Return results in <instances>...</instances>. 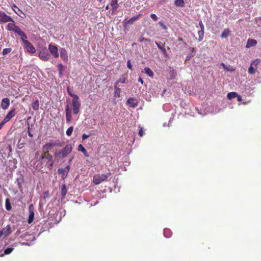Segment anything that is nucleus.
<instances>
[{
    "mask_svg": "<svg viewBox=\"0 0 261 261\" xmlns=\"http://www.w3.org/2000/svg\"><path fill=\"white\" fill-rule=\"evenodd\" d=\"M126 103L130 107L135 108L137 107L138 101L136 98L130 97L127 100Z\"/></svg>",
    "mask_w": 261,
    "mask_h": 261,
    "instance_id": "f8f14e48",
    "label": "nucleus"
},
{
    "mask_svg": "<svg viewBox=\"0 0 261 261\" xmlns=\"http://www.w3.org/2000/svg\"><path fill=\"white\" fill-rule=\"evenodd\" d=\"M60 55L62 59L65 62L68 60L67 51L65 48H61L60 50Z\"/></svg>",
    "mask_w": 261,
    "mask_h": 261,
    "instance_id": "2eb2a0df",
    "label": "nucleus"
},
{
    "mask_svg": "<svg viewBox=\"0 0 261 261\" xmlns=\"http://www.w3.org/2000/svg\"><path fill=\"white\" fill-rule=\"evenodd\" d=\"M237 96H238V93L235 92H229L227 95V97L229 100L234 98Z\"/></svg>",
    "mask_w": 261,
    "mask_h": 261,
    "instance_id": "cd10ccee",
    "label": "nucleus"
},
{
    "mask_svg": "<svg viewBox=\"0 0 261 261\" xmlns=\"http://www.w3.org/2000/svg\"><path fill=\"white\" fill-rule=\"evenodd\" d=\"M144 72L146 74L148 75L150 77H152L153 75V71L148 67H145L144 68Z\"/></svg>",
    "mask_w": 261,
    "mask_h": 261,
    "instance_id": "c756f323",
    "label": "nucleus"
},
{
    "mask_svg": "<svg viewBox=\"0 0 261 261\" xmlns=\"http://www.w3.org/2000/svg\"><path fill=\"white\" fill-rule=\"evenodd\" d=\"M31 127L29 123H28V131H30Z\"/></svg>",
    "mask_w": 261,
    "mask_h": 261,
    "instance_id": "603ef678",
    "label": "nucleus"
},
{
    "mask_svg": "<svg viewBox=\"0 0 261 261\" xmlns=\"http://www.w3.org/2000/svg\"><path fill=\"white\" fill-rule=\"evenodd\" d=\"M159 24L164 30H166L167 29V26L162 21H159Z\"/></svg>",
    "mask_w": 261,
    "mask_h": 261,
    "instance_id": "e433bc0d",
    "label": "nucleus"
},
{
    "mask_svg": "<svg viewBox=\"0 0 261 261\" xmlns=\"http://www.w3.org/2000/svg\"><path fill=\"white\" fill-rule=\"evenodd\" d=\"M28 134L30 137H32L33 136V135L31 133V131H28Z\"/></svg>",
    "mask_w": 261,
    "mask_h": 261,
    "instance_id": "3c124183",
    "label": "nucleus"
},
{
    "mask_svg": "<svg viewBox=\"0 0 261 261\" xmlns=\"http://www.w3.org/2000/svg\"><path fill=\"white\" fill-rule=\"evenodd\" d=\"M257 44V41L253 39H249L247 40L246 47V48H250L252 46H254Z\"/></svg>",
    "mask_w": 261,
    "mask_h": 261,
    "instance_id": "aec40b11",
    "label": "nucleus"
},
{
    "mask_svg": "<svg viewBox=\"0 0 261 261\" xmlns=\"http://www.w3.org/2000/svg\"><path fill=\"white\" fill-rule=\"evenodd\" d=\"M73 126H70L69 127L67 130H66V135L68 136H71V135L72 134V133L73 132Z\"/></svg>",
    "mask_w": 261,
    "mask_h": 261,
    "instance_id": "f704fd0d",
    "label": "nucleus"
},
{
    "mask_svg": "<svg viewBox=\"0 0 261 261\" xmlns=\"http://www.w3.org/2000/svg\"><path fill=\"white\" fill-rule=\"evenodd\" d=\"M127 67L130 70H132L133 68H132V64H131V61L130 60H128L127 61Z\"/></svg>",
    "mask_w": 261,
    "mask_h": 261,
    "instance_id": "79ce46f5",
    "label": "nucleus"
},
{
    "mask_svg": "<svg viewBox=\"0 0 261 261\" xmlns=\"http://www.w3.org/2000/svg\"><path fill=\"white\" fill-rule=\"evenodd\" d=\"M236 98H237L238 101L241 102L242 101V97L238 94V96L236 97Z\"/></svg>",
    "mask_w": 261,
    "mask_h": 261,
    "instance_id": "49530a36",
    "label": "nucleus"
},
{
    "mask_svg": "<svg viewBox=\"0 0 261 261\" xmlns=\"http://www.w3.org/2000/svg\"><path fill=\"white\" fill-rule=\"evenodd\" d=\"M150 17L154 20L156 21L158 20V17L155 14H151Z\"/></svg>",
    "mask_w": 261,
    "mask_h": 261,
    "instance_id": "37998d69",
    "label": "nucleus"
},
{
    "mask_svg": "<svg viewBox=\"0 0 261 261\" xmlns=\"http://www.w3.org/2000/svg\"><path fill=\"white\" fill-rule=\"evenodd\" d=\"M77 150L84 153L85 156L88 157L89 155L88 154L86 149L83 147L82 144H80L77 148Z\"/></svg>",
    "mask_w": 261,
    "mask_h": 261,
    "instance_id": "5701e85b",
    "label": "nucleus"
},
{
    "mask_svg": "<svg viewBox=\"0 0 261 261\" xmlns=\"http://www.w3.org/2000/svg\"><path fill=\"white\" fill-rule=\"evenodd\" d=\"M114 89H115V96L117 97H119L120 92H121L120 88L119 87H117L116 85H115Z\"/></svg>",
    "mask_w": 261,
    "mask_h": 261,
    "instance_id": "7c9ffc66",
    "label": "nucleus"
},
{
    "mask_svg": "<svg viewBox=\"0 0 261 261\" xmlns=\"http://www.w3.org/2000/svg\"><path fill=\"white\" fill-rule=\"evenodd\" d=\"M6 15V13H5L4 12L0 11V22L2 21L3 20L4 17H5Z\"/></svg>",
    "mask_w": 261,
    "mask_h": 261,
    "instance_id": "a19ab883",
    "label": "nucleus"
},
{
    "mask_svg": "<svg viewBox=\"0 0 261 261\" xmlns=\"http://www.w3.org/2000/svg\"><path fill=\"white\" fill-rule=\"evenodd\" d=\"M38 57L43 61H47L50 58V54L47 48H44L38 53Z\"/></svg>",
    "mask_w": 261,
    "mask_h": 261,
    "instance_id": "39448f33",
    "label": "nucleus"
},
{
    "mask_svg": "<svg viewBox=\"0 0 261 261\" xmlns=\"http://www.w3.org/2000/svg\"><path fill=\"white\" fill-rule=\"evenodd\" d=\"M57 68L59 71V77H61L63 75V71L65 67L62 64L60 63L57 65Z\"/></svg>",
    "mask_w": 261,
    "mask_h": 261,
    "instance_id": "412c9836",
    "label": "nucleus"
},
{
    "mask_svg": "<svg viewBox=\"0 0 261 261\" xmlns=\"http://www.w3.org/2000/svg\"><path fill=\"white\" fill-rule=\"evenodd\" d=\"M142 16V14H139L136 16L132 17L129 20H128L127 21H126L124 23V27L125 28L127 27V24H133L135 21L138 20Z\"/></svg>",
    "mask_w": 261,
    "mask_h": 261,
    "instance_id": "dca6fc26",
    "label": "nucleus"
},
{
    "mask_svg": "<svg viewBox=\"0 0 261 261\" xmlns=\"http://www.w3.org/2000/svg\"><path fill=\"white\" fill-rule=\"evenodd\" d=\"M11 51H12L11 48H5L3 49L2 54L3 55H5L8 53H10Z\"/></svg>",
    "mask_w": 261,
    "mask_h": 261,
    "instance_id": "c9c22d12",
    "label": "nucleus"
},
{
    "mask_svg": "<svg viewBox=\"0 0 261 261\" xmlns=\"http://www.w3.org/2000/svg\"><path fill=\"white\" fill-rule=\"evenodd\" d=\"M54 161L53 159V156L49 153V152H44L43 154L40 157V159L38 163V166L40 168L46 167L51 169L54 165Z\"/></svg>",
    "mask_w": 261,
    "mask_h": 261,
    "instance_id": "f257e3e1",
    "label": "nucleus"
},
{
    "mask_svg": "<svg viewBox=\"0 0 261 261\" xmlns=\"http://www.w3.org/2000/svg\"><path fill=\"white\" fill-rule=\"evenodd\" d=\"M221 65H222V66H223V67H224V68H225V64H224V63H222V64H221Z\"/></svg>",
    "mask_w": 261,
    "mask_h": 261,
    "instance_id": "6e6d98bb",
    "label": "nucleus"
},
{
    "mask_svg": "<svg viewBox=\"0 0 261 261\" xmlns=\"http://www.w3.org/2000/svg\"><path fill=\"white\" fill-rule=\"evenodd\" d=\"M145 41L148 42H150L151 41L150 39L149 38H146Z\"/></svg>",
    "mask_w": 261,
    "mask_h": 261,
    "instance_id": "864d4df0",
    "label": "nucleus"
},
{
    "mask_svg": "<svg viewBox=\"0 0 261 261\" xmlns=\"http://www.w3.org/2000/svg\"><path fill=\"white\" fill-rule=\"evenodd\" d=\"M15 33L17 34L19 36H20L21 40L24 43V41H27V35L20 29L19 27L16 28L15 30Z\"/></svg>",
    "mask_w": 261,
    "mask_h": 261,
    "instance_id": "ddd939ff",
    "label": "nucleus"
},
{
    "mask_svg": "<svg viewBox=\"0 0 261 261\" xmlns=\"http://www.w3.org/2000/svg\"><path fill=\"white\" fill-rule=\"evenodd\" d=\"M168 75L170 79H174L176 76V72L173 68L169 67L168 70Z\"/></svg>",
    "mask_w": 261,
    "mask_h": 261,
    "instance_id": "6ab92c4d",
    "label": "nucleus"
},
{
    "mask_svg": "<svg viewBox=\"0 0 261 261\" xmlns=\"http://www.w3.org/2000/svg\"><path fill=\"white\" fill-rule=\"evenodd\" d=\"M155 44L157 45L159 49H160L165 57H169V55L167 53L166 48L165 47V43H162L161 42H155Z\"/></svg>",
    "mask_w": 261,
    "mask_h": 261,
    "instance_id": "9b49d317",
    "label": "nucleus"
},
{
    "mask_svg": "<svg viewBox=\"0 0 261 261\" xmlns=\"http://www.w3.org/2000/svg\"><path fill=\"white\" fill-rule=\"evenodd\" d=\"M191 50L190 51L189 54L186 58V61H189L191 59V58L194 57L193 53L194 52L195 48L194 47L190 48Z\"/></svg>",
    "mask_w": 261,
    "mask_h": 261,
    "instance_id": "bb28decb",
    "label": "nucleus"
},
{
    "mask_svg": "<svg viewBox=\"0 0 261 261\" xmlns=\"http://www.w3.org/2000/svg\"><path fill=\"white\" fill-rule=\"evenodd\" d=\"M259 19L261 20V17H259Z\"/></svg>",
    "mask_w": 261,
    "mask_h": 261,
    "instance_id": "13d9d810",
    "label": "nucleus"
},
{
    "mask_svg": "<svg viewBox=\"0 0 261 261\" xmlns=\"http://www.w3.org/2000/svg\"><path fill=\"white\" fill-rule=\"evenodd\" d=\"M20 140H19L18 143H20Z\"/></svg>",
    "mask_w": 261,
    "mask_h": 261,
    "instance_id": "4d7b16f0",
    "label": "nucleus"
},
{
    "mask_svg": "<svg viewBox=\"0 0 261 261\" xmlns=\"http://www.w3.org/2000/svg\"><path fill=\"white\" fill-rule=\"evenodd\" d=\"M230 30L229 29H225L221 35V37L222 38H226L230 35Z\"/></svg>",
    "mask_w": 261,
    "mask_h": 261,
    "instance_id": "4be33fe9",
    "label": "nucleus"
},
{
    "mask_svg": "<svg viewBox=\"0 0 261 261\" xmlns=\"http://www.w3.org/2000/svg\"><path fill=\"white\" fill-rule=\"evenodd\" d=\"M64 145V143L61 142L59 140H56L55 141L52 140L44 144L42 147V149L45 152H49V150L55 147H62Z\"/></svg>",
    "mask_w": 261,
    "mask_h": 261,
    "instance_id": "20e7f679",
    "label": "nucleus"
},
{
    "mask_svg": "<svg viewBox=\"0 0 261 261\" xmlns=\"http://www.w3.org/2000/svg\"><path fill=\"white\" fill-rule=\"evenodd\" d=\"M138 81L139 82H140L142 84H143V83H144V81L141 77H139V78L138 79Z\"/></svg>",
    "mask_w": 261,
    "mask_h": 261,
    "instance_id": "09e8293b",
    "label": "nucleus"
},
{
    "mask_svg": "<svg viewBox=\"0 0 261 261\" xmlns=\"http://www.w3.org/2000/svg\"><path fill=\"white\" fill-rule=\"evenodd\" d=\"M199 25L200 28V30H204V24L201 20L199 21Z\"/></svg>",
    "mask_w": 261,
    "mask_h": 261,
    "instance_id": "c03bdc74",
    "label": "nucleus"
},
{
    "mask_svg": "<svg viewBox=\"0 0 261 261\" xmlns=\"http://www.w3.org/2000/svg\"><path fill=\"white\" fill-rule=\"evenodd\" d=\"M23 44L27 51L31 54H34L36 52L35 48L29 41H24Z\"/></svg>",
    "mask_w": 261,
    "mask_h": 261,
    "instance_id": "6e6552de",
    "label": "nucleus"
},
{
    "mask_svg": "<svg viewBox=\"0 0 261 261\" xmlns=\"http://www.w3.org/2000/svg\"><path fill=\"white\" fill-rule=\"evenodd\" d=\"M174 4L176 6L183 7L185 5V2L184 0H175Z\"/></svg>",
    "mask_w": 261,
    "mask_h": 261,
    "instance_id": "c85d7f7f",
    "label": "nucleus"
},
{
    "mask_svg": "<svg viewBox=\"0 0 261 261\" xmlns=\"http://www.w3.org/2000/svg\"><path fill=\"white\" fill-rule=\"evenodd\" d=\"M99 2H101V0H99Z\"/></svg>",
    "mask_w": 261,
    "mask_h": 261,
    "instance_id": "bf43d9fd",
    "label": "nucleus"
},
{
    "mask_svg": "<svg viewBox=\"0 0 261 261\" xmlns=\"http://www.w3.org/2000/svg\"><path fill=\"white\" fill-rule=\"evenodd\" d=\"M72 149L73 147L71 144H66L62 149H57L55 151V159L58 161L63 160L68 155L70 154Z\"/></svg>",
    "mask_w": 261,
    "mask_h": 261,
    "instance_id": "f03ea898",
    "label": "nucleus"
},
{
    "mask_svg": "<svg viewBox=\"0 0 261 261\" xmlns=\"http://www.w3.org/2000/svg\"><path fill=\"white\" fill-rule=\"evenodd\" d=\"M9 21H12L13 22H14V21L12 18V17L6 14L5 17H4L1 22L5 23V22H9Z\"/></svg>",
    "mask_w": 261,
    "mask_h": 261,
    "instance_id": "393cba45",
    "label": "nucleus"
},
{
    "mask_svg": "<svg viewBox=\"0 0 261 261\" xmlns=\"http://www.w3.org/2000/svg\"><path fill=\"white\" fill-rule=\"evenodd\" d=\"M125 80H126V79L124 76V75H122L118 80V81L116 82L115 83V85H117L118 83H125Z\"/></svg>",
    "mask_w": 261,
    "mask_h": 261,
    "instance_id": "72a5a7b5",
    "label": "nucleus"
},
{
    "mask_svg": "<svg viewBox=\"0 0 261 261\" xmlns=\"http://www.w3.org/2000/svg\"><path fill=\"white\" fill-rule=\"evenodd\" d=\"M91 136V134H90L89 135H86L85 134H83L82 138L83 140H85V139L88 138Z\"/></svg>",
    "mask_w": 261,
    "mask_h": 261,
    "instance_id": "ea45409f",
    "label": "nucleus"
},
{
    "mask_svg": "<svg viewBox=\"0 0 261 261\" xmlns=\"http://www.w3.org/2000/svg\"><path fill=\"white\" fill-rule=\"evenodd\" d=\"M73 159H74V156L71 155L68 160V165H69L70 166V165H71Z\"/></svg>",
    "mask_w": 261,
    "mask_h": 261,
    "instance_id": "a18cd8bd",
    "label": "nucleus"
},
{
    "mask_svg": "<svg viewBox=\"0 0 261 261\" xmlns=\"http://www.w3.org/2000/svg\"><path fill=\"white\" fill-rule=\"evenodd\" d=\"M67 91L70 96L73 98L72 100V110L74 114L76 115L80 112L81 106L79 97L72 93V89L69 86L67 88Z\"/></svg>",
    "mask_w": 261,
    "mask_h": 261,
    "instance_id": "7ed1b4c3",
    "label": "nucleus"
},
{
    "mask_svg": "<svg viewBox=\"0 0 261 261\" xmlns=\"http://www.w3.org/2000/svg\"><path fill=\"white\" fill-rule=\"evenodd\" d=\"M16 114V109L15 108L12 109L11 111H10L6 116L4 119V122L6 123L9 121L13 117H14Z\"/></svg>",
    "mask_w": 261,
    "mask_h": 261,
    "instance_id": "9d476101",
    "label": "nucleus"
},
{
    "mask_svg": "<svg viewBox=\"0 0 261 261\" xmlns=\"http://www.w3.org/2000/svg\"><path fill=\"white\" fill-rule=\"evenodd\" d=\"M204 30H200L198 32V42H201L202 41L203 37H204Z\"/></svg>",
    "mask_w": 261,
    "mask_h": 261,
    "instance_id": "a878e982",
    "label": "nucleus"
},
{
    "mask_svg": "<svg viewBox=\"0 0 261 261\" xmlns=\"http://www.w3.org/2000/svg\"><path fill=\"white\" fill-rule=\"evenodd\" d=\"M66 121L69 123L72 119V112L69 104L66 105L65 107Z\"/></svg>",
    "mask_w": 261,
    "mask_h": 261,
    "instance_id": "1a4fd4ad",
    "label": "nucleus"
},
{
    "mask_svg": "<svg viewBox=\"0 0 261 261\" xmlns=\"http://www.w3.org/2000/svg\"><path fill=\"white\" fill-rule=\"evenodd\" d=\"M139 135L141 137H142L144 135V132L142 127L139 126Z\"/></svg>",
    "mask_w": 261,
    "mask_h": 261,
    "instance_id": "58836bf2",
    "label": "nucleus"
},
{
    "mask_svg": "<svg viewBox=\"0 0 261 261\" xmlns=\"http://www.w3.org/2000/svg\"><path fill=\"white\" fill-rule=\"evenodd\" d=\"M39 101L37 99L32 103V108L34 110H37L39 109Z\"/></svg>",
    "mask_w": 261,
    "mask_h": 261,
    "instance_id": "473e14b6",
    "label": "nucleus"
},
{
    "mask_svg": "<svg viewBox=\"0 0 261 261\" xmlns=\"http://www.w3.org/2000/svg\"><path fill=\"white\" fill-rule=\"evenodd\" d=\"M110 5L112 7V14H114L117 11L119 6L118 4L117 0H111L110 3Z\"/></svg>",
    "mask_w": 261,
    "mask_h": 261,
    "instance_id": "a211bd4d",
    "label": "nucleus"
},
{
    "mask_svg": "<svg viewBox=\"0 0 261 261\" xmlns=\"http://www.w3.org/2000/svg\"><path fill=\"white\" fill-rule=\"evenodd\" d=\"M50 56L52 55L55 58H58L59 56L58 48L57 45L49 44L48 45V49Z\"/></svg>",
    "mask_w": 261,
    "mask_h": 261,
    "instance_id": "423d86ee",
    "label": "nucleus"
},
{
    "mask_svg": "<svg viewBox=\"0 0 261 261\" xmlns=\"http://www.w3.org/2000/svg\"><path fill=\"white\" fill-rule=\"evenodd\" d=\"M19 27L18 26L15 25L14 22L13 23H9L7 25V29L10 31H13L15 32V30L16 28Z\"/></svg>",
    "mask_w": 261,
    "mask_h": 261,
    "instance_id": "b1692460",
    "label": "nucleus"
},
{
    "mask_svg": "<svg viewBox=\"0 0 261 261\" xmlns=\"http://www.w3.org/2000/svg\"><path fill=\"white\" fill-rule=\"evenodd\" d=\"M146 39L145 38L143 37L142 36H141L139 38V40H140V42H143L144 41H145L146 40Z\"/></svg>",
    "mask_w": 261,
    "mask_h": 261,
    "instance_id": "de8ad7c7",
    "label": "nucleus"
},
{
    "mask_svg": "<svg viewBox=\"0 0 261 261\" xmlns=\"http://www.w3.org/2000/svg\"><path fill=\"white\" fill-rule=\"evenodd\" d=\"M12 8L15 13L19 16H20V15L19 14L18 11L21 13H23L22 11L20 10L15 4H13L12 6Z\"/></svg>",
    "mask_w": 261,
    "mask_h": 261,
    "instance_id": "2f4dec72",
    "label": "nucleus"
},
{
    "mask_svg": "<svg viewBox=\"0 0 261 261\" xmlns=\"http://www.w3.org/2000/svg\"><path fill=\"white\" fill-rule=\"evenodd\" d=\"M177 41H182V42H183L182 45H183V46L184 47H186L187 46V43L185 42H184V40H183L182 38L178 37V39H177Z\"/></svg>",
    "mask_w": 261,
    "mask_h": 261,
    "instance_id": "4c0bfd02",
    "label": "nucleus"
},
{
    "mask_svg": "<svg viewBox=\"0 0 261 261\" xmlns=\"http://www.w3.org/2000/svg\"><path fill=\"white\" fill-rule=\"evenodd\" d=\"M5 123H6L4 122V120H3L1 123H0V129L3 127V126Z\"/></svg>",
    "mask_w": 261,
    "mask_h": 261,
    "instance_id": "8fccbe9b",
    "label": "nucleus"
},
{
    "mask_svg": "<svg viewBox=\"0 0 261 261\" xmlns=\"http://www.w3.org/2000/svg\"><path fill=\"white\" fill-rule=\"evenodd\" d=\"M260 61V60L259 59H256L252 62V63H251L250 66L249 67V68L248 69V73L250 74H253L255 72V69L254 67H253L252 64H254L255 66H256V65L258 64Z\"/></svg>",
    "mask_w": 261,
    "mask_h": 261,
    "instance_id": "f3484780",
    "label": "nucleus"
},
{
    "mask_svg": "<svg viewBox=\"0 0 261 261\" xmlns=\"http://www.w3.org/2000/svg\"><path fill=\"white\" fill-rule=\"evenodd\" d=\"M10 104V99L9 98L6 97L2 99L1 107L2 108V109L6 110L9 108Z\"/></svg>",
    "mask_w": 261,
    "mask_h": 261,
    "instance_id": "4468645a",
    "label": "nucleus"
},
{
    "mask_svg": "<svg viewBox=\"0 0 261 261\" xmlns=\"http://www.w3.org/2000/svg\"><path fill=\"white\" fill-rule=\"evenodd\" d=\"M109 5H107L106 6L105 9H106V10H108V9H109Z\"/></svg>",
    "mask_w": 261,
    "mask_h": 261,
    "instance_id": "5fc2aeb1",
    "label": "nucleus"
},
{
    "mask_svg": "<svg viewBox=\"0 0 261 261\" xmlns=\"http://www.w3.org/2000/svg\"><path fill=\"white\" fill-rule=\"evenodd\" d=\"M70 169L69 165H67L64 168H59L58 170V173L61 175L63 179H64L67 175Z\"/></svg>",
    "mask_w": 261,
    "mask_h": 261,
    "instance_id": "0eeeda50",
    "label": "nucleus"
}]
</instances>
